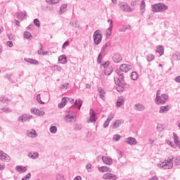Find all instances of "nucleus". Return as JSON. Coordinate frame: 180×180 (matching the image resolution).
Instances as JSON below:
<instances>
[{
    "instance_id": "nucleus-35",
    "label": "nucleus",
    "mask_w": 180,
    "mask_h": 180,
    "mask_svg": "<svg viewBox=\"0 0 180 180\" xmlns=\"http://www.w3.org/2000/svg\"><path fill=\"white\" fill-rule=\"evenodd\" d=\"M71 113H72V112L69 111L68 113L65 115V119L66 120H68V119H70V122H72V121L71 120V119H74V115H72Z\"/></svg>"
},
{
    "instance_id": "nucleus-45",
    "label": "nucleus",
    "mask_w": 180,
    "mask_h": 180,
    "mask_svg": "<svg viewBox=\"0 0 180 180\" xmlns=\"http://www.w3.org/2000/svg\"><path fill=\"white\" fill-rule=\"evenodd\" d=\"M120 139H122V136L119 134H115L113 136L114 141H119V140H120Z\"/></svg>"
},
{
    "instance_id": "nucleus-16",
    "label": "nucleus",
    "mask_w": 180,
    "mask_h": 180,
    "mask_svg": "<svg viewBox=\"0 0 180 180\" xmlns=\"http://www.w3.org/2000/svg\"><path fill=\"white\" fill-rule=\"evenodd\" d=\"M27 137H32L34 139V137H37V133H36L35 130H28L27 131Z\"/></svg>"
},
{
    "instance_id": "nucleus-6",
    "label": "nucleus",
    "mask_w": 180,
    "mask_h": 180,
    "mask_svg": "<svg viewBox=\"0 0 180 180\" xmlns=\"http://www.w3.org/2000/svg\"><path fill=\"white\" fill-rule=\"evenodd\" d=\"M32 117V116L29 114H23L18 117V120L21 123H25V122H27V120H29V119H31Z\"/></svg>"
},
{
    "instance_id": "nucleus-2",
    "label": "nucleus",
    "mask_w": 180,
    "mask_h": 180,
    "mask_svg": "<svg viewBox=\"0 0 180 180\" xmlns=\"http://www.w3.org/2000/svg\"><path fill=\"white\" fill-rule=\"evenodd\" d=\"M172 161H174V155H170L167 158V160H165V162H163L162 164L159 165V167L163 168V169H171V168L174 167Z\"/></svg>"
},
{
    "instance_id": "nucleus-43",
    "label": "nucleus",
    "mask_w": 180,
    "mask_h": 180,
    "mask_svg": "<svg viewBox=\"0 0 180 180\" xmlns=\"http://www.w3.org/2000/svg\"><path fill=\"white\" fill-rule=\"evenodd\" d=\"M24 37H25V39H30V37H32V34L27 31H25L24 32Z\"/></svg>"
},
{
    "instance_id": "nucleus-4",
    "label": "nucleus",
    "mask_w": 180,
    "mask_h": 180,
    "mask_svg": "<svg viewBox=\"0 0 180 180\" xmlns=\"http://www.w3.org/2000/svg\"><path fill=\"white\" fill-rule=\"evenodd\" d=\"M102 37L103 36L102 34L101 33V30H96L93 35L94 44H101V42L102 41Z\"/></svg>"
},
{
    "instance_id": "nucleus-19",
    "label": "nucleus",
    "mask_w": 180,
    "mask_h": 180,
    "mask_svg": "<svg viewBox=\"0 0 180 180\" xmlns=\"http://www.w3.org/2000/svg\"><path fill=\"white\" fill-rule=\"evenodd\" d=\"M58 61L60 64H65L67 63V56L62 55L58 57Z\"/></svg>"
},
{
    "instance_id": "nucleus-61",
    "label": "nucleus",
    "mask_w": 180,
    "mask_h": 180,
    "mask_svg": "<svg viewBox=\"0 0 180 180\" xmlns=\"http://www.w3.org/2000/svg\"><path fill=\"white\" fill-rule=\"evenodd\" d=\"M127 28L126 26H123L120 30V32H126Z\"/></svg>"
},
{
    "instance_id": "nucleus-8",
    "label": "nucleus",
    "mask_w": 180,
    "mask_h": 180,
    "mask_svg": "<svg viewBox=\"0 0 180 180\" xmlns=\"http://www.w3.org/2000/svg\"><path fill=\"white\" fill-rule=\"evenodd\" d=\"M125 143L129 144V146H136V144H137V141L133 137H128L126 139Z\"/></svg>"
},
{
    "instance_id": "nucleus-64",
    "label": "nucleus",
    "mask_w": 180,
    "mask_h": 180,
    "mask_svg": "<svg viewBox=\"0 0 180 180\" xmlns=\"http://www.w3.org/2000/svg\"><path fill=\"white\" fill-rule=\"evenodd\" d=\"M82 178L80 176H77L74 180H82Z\"/></svg>"
},
{
    "instance_id": "nucleus-14",
    "label": "nucleus",
    "mask_w": 180,
    "mask_h": 180,
    "mask_svg": "<svg viewBox=\"0 0 180 180\" xmlns=\"http://www.w3.org/2000/svg\"><path fill=\"white\" fill-rule=\"evenodd\" d=\"M24 60L26 61V63H30V64H34V65H39V60L36 59L25 58Z\"/></svg>"
},
{
    "instance_id": "nucleus-34",
    "label": "nucleus",
    "mask_w": 180,
    "mask_h": 180,
    "mask_svg": "<svg viewBox=\"0 0 180 180\" xmlns=\"http://www.w3.org/2000/svg\"><path fill=\"white\" fill-rule=\"evenodd\" d=\"M155 58V56L153 54H149L146 56V60L148 63H151V61H153Z\"/></svg>"
},
{
    "instance_id": "nucleus-63",
    "label": "nucleus",
    "mask_w": 180,
    "mask_h": 180,
    "mask_svg": "<svg viewBox=\"0 0 180 180\" xmlns=\"http://www.w3.org/2000/svg\"><path fill=\"white\" fill-rule=\"evenodd\" d=\"M175 81H176V82H179L180 83V76L176 77V79H175Z\"/></svg>"
},
{
    "instance_id": "nucleus-59",
    "label": "nucleus",
    "mask_w": 180,
    "mask_h": 180,
    "mask_svg": "<svg viewBox=\"0 0 180 180\" xmlns=\"http://www.w3.org/2000/svg\"><path fill=\"white\" fill-rule=\"evenodd\" d=\"M168 144L169 146H171V147H172L173 148H175V144H174V143L171 141H168Z\"/></svg>"
},
{
    "instance_id": "nucleus-12",
    "label": "nucleus",
    "mask_w": 180,
    "mask_h": 180,
    "mask_svg": "<svg viewBox=\"0 0 180 180\" xmlns=\"http://www.w3.org/2000/svg\"><path fill=\"white\" fill-rule=\"evenodd\" d=\"M103 179L116 180V175L111 173H107L103 174Z\"/></svg>"
},
{
    "instance_id": "nucleus-62",
    "label": "nucleus",
    "mask_w": 180,
    "mask_h": 180,
    "mask_svg": "<svg viewBox=\"0 0 180 180\" xmlns=\"http://www.w3.org/2000/svg\"><path fill=\"white\" fill-rule=\"evenodd\" d=\"M175 56L176 57V60H180V53H175Z\"/></svg>"
},
{
    "instance_id": "nucleus-56",
    "label": "nucleus",
    "mask_w": 180,
    "mask_h": 180,
    "mask_svg": "<svg viewBox=\"0 0 180 180\" xmlns=\"http://www.w3.org/2000/svg\"><path fill=\"white\" fill-rule=\"evenodd\" d=\"M174 162H175V164H176V165H180V158H176Z\"/></svg>"
},
{
    "instance_id": "nucleus-30",
    "label": "nucleus",
    "mask_w": 180,
    "mask_h": 180,
    "mask_svg": "<svg viewBox=\"0 0 180 180\" xmlns=\"http://www.w3.org/2000/svg\"><path fill=\"white\" fill-rule=\"evenodd\" d=\"M25 16H26V12L20 11L18 14V19L20 20H23Z\"/></svg>"
},
{
    "instance_id": "nucleus-39",
    "label": "nucleus",
    "mask_w": 180,
    "mask_h": 180,
    "mask_svg": "<svg viewBox=\"0 0 180 180\" xmlns=\"http://www.w3.org/2000/svg\"><path fill=\"white\" fill-rule=\"evenodd\" d=\"M39 112H40L39 108L31 109V113H34V115H36L37 116H39Z\"/></svg>"
},
{
    "instance_id": "nucleus-31",
    "label": "nucleus",
    "mask_w": 180,
    "mask_h": 180,
    "mask_svg": "<svg viewBox=\"0 0 180 180\" xmlns=\"http://www.w3.org/2000/svg\"><path fill=\"white\" fill-rule=\"evenodd\" d=\"M66 9H67V4L61 5L60 7V11H59L60 15H63V13L65 12Z\"/></svg>"
},
{
    "instance_id": "nucleus-32",
    "label": "nucleus",
    "mask_w": 180,
    "mask_h": 180,
    "mask_svg": "<svg viewBox=\"0 0 180 180\" xmlns=\"http://www.w3.org/2000/svg\"><path fill=\"white\" fill-rule=\"evenodd\" d=\"M130 77L132 81H136L139 78V75L136 72H132Z\"/></svg>"
},
{
    "instance_id": "nucleus-55",
    "label": "nucleus",
    "mask_w": 180,
    "mask_h": 180,
    "mask_svg": "<svg viewBox=\"0 0 180 180\" xmlns=\"http://www.w3.org/2000/svg\"><path fill=\"white\" fill-rule=\"evenodd\" d=\"M109 64H110V61H106L105 63H103L101 65L102 67H103L104 68H106L107 65H109Z\"/></svg>"
},
{
    "instance_id": "nucleus-28",
    "label": "nucleus",
    "mask_w": 180,
    "mask_h": 180,
    "mask_svg": "<svg viewBox=\"0 0 180 180\" xmlns=\"http://www.w3.org/2000/svg\"><path fill=\"white\" fill-rule=\"evenodd\" d=\"M98 171H100V172H108V171L110 172L112 169H109V167L106 166H103V167H98Z\"/></svg>"
},
{
    "instance_id": "nucleus-37",
    "label": "nucleus",
    "mask_w": 180,
    "mask_h": 180,
    "mask_svg": "<svg viewBox=\"0 0 180 180\" xmlns=\"http://www.w3.org/2000/svg\"><path fill=\"white\" fill-rule=\"evenodd\" d=\"M1 110H2V112H4L6 113H8V112H11L12 110H11L9 108H8V106H4V107H1Z\"/></svg>"
},
{
    "instance_id": "nucleus-5",
    "label": "nucleus",
    "mask_w": 180,
    "mask_h": 180,
    "mask_svg": "<svg viewBox=\"0 0 180 180\" xmlns=\"http://www.w3.org/2000/svg\"><path fill=\"white\" fill-rule=\"evenodd\" d=\"M160 97L162 101V103H158L157 98H155V102L156 105H164V103H165V102H167V101H168V99H169L168 94H162L160 96Z\"/></svg>"
},
{
    "instance_id": "nucleus-24",
    "label": "nucleus",
    "mask_w": 180,
    "mask_h": 180,
    "mask_svg": "<svg viewBox=\"0 0 180 180\" xmlns=\"http://www.w3.org/2000/svg\"><path fill=\"white\" fill-rule=\"evenodd\" d=\"M112 72H113V68H112V66H109V67L106 68L104 71L105 75H110V74H112Z\"/></svg>"
},
{
    "instance_id": "nucleus-44",
    "label": "nucleus",
    "mask_w": 180,
    "mask_h": 180,
    "mask_svg": "<svg viewBox=\"0 0 180 180\" xmlns=\"http://www.w3.org/2000/svg\"><path fill=\"white\" fill-rule=\"evenodd\" d=\"M102 58H103V56H102V52H101V53H99L98 58H97V63L98 64H101V61H102Z\"/></svg>"
},
{
    "instance_id": "nucleus-50",
    "label": "nucleus",
    "mask_w": 180,
    "mask_h": 180,
    "mask_svg": "<svg viewBox=\"0 0 180 180\" xmlns=\"http://www.w3.org/2000/svg\"><path fill=\"white\" fill-rule=\"evenodd\" d=\"M37 100L38 101V102H39V103H41V105H44V102L41 101V97H40V94H38V95L37 96Z\"/></svg>"
},
{
    "instance_id": "nucleus-47",
    "label": "nucleus",
    "mask_w": 180,
    "mask_h": 180,
    "mask_svg": "<svg viewBox=\"0 0 180 180\" xmlns=\"http://www.w3.org/2000/svg\"><path fill=\"white\" fill-rule=\"evenodd\" d=\"M12 77H13V73H11L10 75H8V73H6L4 76V78H6V79H8V81H11Z\"/></svg>"
},
{
    "instance_id": "nucleus-25",
    "label": "nucleus",
    "mask_w": 180,
    "mask_h": 180,
    "mask_svg": "<svg viewBox=\"0 0 180 180\" xmlns=\"http://www.w3.org/2000/svg\"><path fill=\"white\" fill-rule=\"evenodd\" d=\"M161 95V90H158L157 92H156V101H157V103H162V101L161 100V97L160 96Z\"/></svg>"
},
{
    "instance_id": "nucleus-29",
    "label": "nucleus",
    "mask_w": 180,
    "mask_h": 180,
    "mask_svg": "<svg viewBox=\"0 0 180 180\" xmlns=\"http://www.w3.org/2000/svg\"><path fill=\"white\" fill-rule=\"evenodd\" d=\"M121 9L124 12H130V6L127 4H121Z\"/></svg>"
},
{
    "instance_id": "nucleus-17",
    "label": "nucleus",
    "mask_w": 180,
    "mask_h": 180,
    "mask_svg": "<svg viewBox=\"0 0 180 180\" xmlns=\"http://www.w3.org/2000/svg\"><path fill=\"white\" fill-rule=\"evenodd\" d=\"M89 122H91V123L93 122H96V116L95 115V112L92 110H90V118L89 120Z\"/></svg>"
},
{
    "instance_id": "nucleus-21",
    "label": "nucleus",
    "mask_w": 180,
    "mask_h": 180,
    "mask_svg": "<svg viewBox=\"0 0 180 180\" xmlns=\"http://www.w3.org/2000/svg\"><path fill=\"white\" fill-rule=\"evenodd\" d=\"M173 136H174L175 146H177V147L180 148V141H179V138L178 137L176 134H175V132L173 133Z\"/></svg>"
},
{
    "instance_id": "nucleus-42",
    "label": "nucleus",
    "mask_w": 180,
    "mask_h": 180,
    "mask_svg": "<svg viewBox=\"0 0 180 180\" xmlns=\"http://www.w3.org/2000/svg\"><path fill=\"white\" fill-rule=\"evenodd\" d=\"M34 25H35V26H37V27H40V20H39V19L35 18L33 21Z\"/></svg>"
},
{
    "instance_id": "nucleus-58",
    "label": "nucleus",
    "mask_w": 180,
    "mask_h": 180,
    "mask_svg": "<svg viewBox=\"0 0 180 180\" xmlns=\"http://www.w3.org/2000/svg\"><path fill=\"white\" fill-rule=\"evenodd\" d=\"M70 26H72V27H77V22H72V21H70Z\"/></svg>"
},
{
    "instance_id": "nucleus-46",
    "label": "nucleus",
    "mask_w": 180,
    "mask_h": 180,
    "mask_svg": "<svg viewBox=\"0 0 180 180\" xmlns=\"http://www.w3.org/2000/svg\"><path fill=\"white\" fill-rule=\"evenodd\" d=\"M68 101H70V98H67V97H63L62 98V101L61 103L63 104V105H67V102H68Z\"/></svg>"
},
{
    "instance_id": "nucleus-3",
    "label": "nucleus",
    "mask_w": 180,
    "mask_h": 180,
    "mask_svg": "<svg viewBox=\"0 0 180 180\" xmlns=\"http://www.w3.org/2000/svg\"><path fill=\"white\" fill-rule=\"evenodd\" d=\"M168 7L164 3H159L152 5V11L153 12H165L167 11Z\"/></svg>"
},
{
    "instance_id": "nucleus-15",
    "label": "nucleus",
    "mask_w": 180,
    "mask_h": 180,
    "mask_svg": "<svg viewBox=\"0 0 180 180\" xmlns=\"http://www.w3.org/2000/svg\"><path fill=\"white\" fill-rule=\"evenodd\" d=\"M28 157L32 160H37V158L39 157V153L33 151L29 152Z\"/></svg>"
},
{
    "instance_id": "nucleus-51",
    "label": "nucleus",
    "mask_w": 180,
    "mask_h": 180,
    "mask_svg": "<svg viewBox=\"0 0 180 180\" xmlns=\"http://www.w3.org/2000/svg\"><path fill=\"white\" fill-rule=\"evenodd\" d=\"M68 88H70V84L65 83L63 84L62 89H68Z\"/></svg>"
},
{
    "instance_id": "nucleus-53",
    "label": "nucleus",
    "mask_w": 180,
    "mask_h": 180,
    "mask_svg": "<svg viewBox=\"0 0 180 180\" xmlns=\"http://www.w3.org/2000/svg\"><path fill=\"white\" fill-rule=\"evenodd\" d=\"M117 158H122V157H123V155L122 154V151L120 150H117Z\"/></svg>"
},
{
    "instance_id": "nucleus-20",
    "label": "nucleus",
    "mask_w": 180,
    "mask_h": 180,
    "mask_svg": "<svg viewBox=\"0 0 180 180\" xmlns=\"http://www.w3.org/2000/svg\"><path fill=\"white\" fill-rule=\"evenodd\" d=\"M169 110V105H165V106H161L160 108L159 112L160 113H165Z\"/></svg>"
},
{
    "instance_id": "nucleus-1",
    "label": "nucleus",
    "mask_w": 180,
    "mask_h": 180,
    "mask_svg": "<svg viewBox=\"0 0 180 180\" xmlns=\"http://www.w3.org/2000/svg\"><path fill=\"white\" fill-rule=\"evenodd\" d=\"M130 70H131V65L124 63L121 65L120 70L116 71L118 75V77L115 79V82L120 89V90L117 89L118 92H123V91H124V88H127V84L124 82V75L123 72H129Z\"/></svg>"
},
{
    "instance_id": "nucleus-18",
    "label": "nucleus",
    "mask_w": 180,
    "mask_h": 180,
    "mask_svg": "<svg viewBox=\"0 0 180 180\" xmlns=\"http://www.w3.org/2000/svg\"><path fill=\"white\" fill-rule=\"evenodd\" d=\"M124 104V98L123 96H120L117 101V108H120L122 105Z\"/></svg>"
},
{
    "instance_id": "nucleus-36",
    "label": "nucleus",
    "mask_w": 180,
    "mask_h": 180,
    "mask_svg": "<svg viewBox=\"0 0 180 180\" xmlns=\"http://www.w3.org/2000/svg\"><path fill=\"white\" fill-rule=\"evenodd\" d=\"M56 180H65V178H64V174H56Z\"/></svg>"
},
{
    "instance_id": "nucleus-27",
    "label": "nucleus",
    "mask_w": 180,
    "mask_h": 180,
    "mask_svg": "<svg viewBox=\"0 0 180 180\" xmlns=\"http://www.w3.org/2000/svg\"><path fill=\"white\" fill-rule=\"evenodd\" d=\"M123 123V121L122 120H117L112 126V129H117L120 124Z\"/></svg>"
},
{
    "instance_id": "nucleus-49",
    "label": "nucleus",
    "mask_w": 180,
    "mask_h": 180,
    "mask_svg": "<svg viewBox=\"0 0 180 180\" xmlns=\"http://www.w3.org/2000/svg\"><path fill=\"white\" fill-rule=\"evenodd\" d=\"M110 122V121L109 120H106L105 121L104 124H103V127L104 129H108V127H109V123Z\"/></svg>"
},
{
    "instance_id": "nucleus-52",
    "label": "nucleus",
    "mask_w": 180,
    "mask_h": 180,
    "mask_svg": "<svg viewBox=\"0 0 180 180\" xmlns=\"http://www.w3.org/2000/svg\"><path fill=\"white\" fill-rule=\"evenodd\" d=\"M113 117H115V115H113V113H110L107 119V120H108V122H110Z\"/></svg>"
},
{
    "instance_id": "nucleus-23",
    "label": "nucleus",
    "mask_w": 180,
    "mask_h": 180,
    "mask_svg": "<svg viewBox=\"0 0 180 180\" xmlns=\"http://www.w3.org/2000/svg\"><path fill=\"white\" fill-rule=\"evenodd\" d=\"M156 53H159L160 56L164 55V46L160 45L156 48Z\"/></svg>"
},
{
    "instance_id": "nucleus-54",
    "label": "nucleus",
    "mask_w": 180,
    "mask_h": 180,
    "mask_svg": "<svg viewBox=\"0 0 180 180\" xmlns=\"http://www.w3.org/2000/svg\"><path fill=\"white\" fill-rule=\"evenodd\" d=\"M65 46H70V41H65L64 44H63L62 49H65Z\"/></svg>"
},
{
    "instance_id": "nucleus-41",
    "label": "nucleus",
    "mask_w": 180,
    "mask_h": 180,
    "mask_svg": "<svg viewBox=\"0 0 180 180\" xmlns=\"http://www.w3.org/2000/svg\"><path fill=\"white\" fill-rule=\"evenodd\" d=\"M141 12H144V11H146V1H141Z\"/></svg>"
},
{
    "instance_id": "nucleus-13",
    "label": "nucleus",
    "mask_w": 180,
    "mask_h": 180,
    "mask_svg": "<svg viewBox=\"0 0 180 180\" xmlns=\"http://www.w3.org/2000/svg\"><path fill=\"white\" fill-rule=\"evenodd\" d=\"M122 60L123 58L119 53H115L112 56V60L114 63H120Z\"/></svg>"
},
{
    "instance_id": "nucleus-22",
    "label": "nucleus",
    "mask_w": 180,
    "mask_h": 180,
    "mask_svg": "<svg viewBox=\"0 0 180 180\" xmlns=\"http://www.w3.org/2000/svg\"><path fill=\"white\" fill-rule=\"evenodd\" d=\"M15 169H17L18 172H26L27 171V168L25 166H16Z\"/></svg>"
},
{
    "instance_id": "nucleus-10",
    "label": "nucleus",
    "mask_w": 180,
    "mask_h": 180,
    "mask_svg": "<svg viewBox=\"0 0 180 180\" xmlns=\"http://www.w3.org/2000/svg\"><path fill=\"white\" fill-rule=\"evenodd\" d=\"M102 160L103 163L106 164L107 165H112V164L113 163V160H112V158L108 156H103Z\"/></svg>"
},
{
    "instance_id": "nucleus-7",
    "label": "nucleus",
    "mask_w": 180,
    "mask_h": 180,
    "mask_svg": "<svg viewBox=\"0 0 180 180\" xmlns=\"http://www.w3.org/2000/svg\"><path fill=\"white\" fill-rule=\"evenodd\" d=\"M0 160L9 162L11 161V156L5 153L4 151H0Z\"/></svg>"
},
{
    "instance_id": "nucleus-38",
    "label": "nucleus",
    "mask_w": 180,
    "mask_h": 180,
    "mask_svg": "<svg viewBox=\"0 0 180 180\" xmlns=\"http://www.w3.org/2000/svg\"><path fill=\"white\" fill-rule=\"evenodd\" d=\"M50 131L52 133V134H56L57 133V127L56 126H52L50 128Z\"/></svg>"
},
{
    "instance_id": "nucleus-57",
    "label": "nucleus",
    "mask_w": 180,
    "mask_h": 180,
    "mask_svg": "<svg viewBox=\"0 0 180 180\" xmlns=\"http://www.w3.org/2000/svg\"><path fill=\"white\" fill-rule=\"evenodd\" d=\"M7 46H8V47H13V42H12V41H7Z\"/></svg>"
},
{
    "instance_id": "nucleus-60",
    "label": "nucleus",
    "mask_w": 180,
    "mask_h": 180,
    "mask_svg": "<svg viewBox=\"0 0 180 180\" xmlns=\"http://www.w3.org/2000/svg\"><path fill=\"white\" fill-rule=\"evenodd\" d=\"M45 112L43 110H39L38 116H44Z\"/></svg>"
},
{
    "instance_id": "nucleus-26",
    "label": "nucleus",
    "mask_w": 180,
    "mask_h": 180,
    "mask_svg": "<svg viewBox=\"0 0 180 180\" xmlns=\"http://www.w3.org/2000/svg\"><path fill=\"white\" fill-rule=\"evenodd\" d=\"M98 92H99L101 99H105V90L102 87L98 88Z\"/></svg>"
},
{
    "instance_id": "nucleus-40",
    "label": "nucleus",
    "mask_w": 180,
    "mask_h": 180,
    "mask_svg": "<svg viewBox=\"0 0 180 180\" xmlns=\"http://www.w3.org/2000/svg\"><path fill=\"white\" fill-rule=\"evenodd\" d=\"M48 4H51L52 5H56V4H58L60 0H46Z\"/></svg>"
},
{
    "instance_id": "nucleus-9",
    "label": "nucleus",
    "mask_w": 180,
    "mask_h": 180,
    "mask_svg": "<svg viewBox=\"0 0 180 180\" xmlns=\"http://www.w3.org/2000/svg\"><path fill=\"white\" fill-rule=\"evenodd\" d=\"M134 109L137 110V112H144V110H146V106L141 103H136L134 105Z\"/></svg>"
},
{
    "instance_id": "nucleus-48",
    "label": "nucleus",
    "mask_w": 180,
    "mask_h": 180,
    "mask_svg": "<svg viewBox=\"0 0 180 180\" xmlns=\"http://www.w3.org/2000/svg\"><path fill=\"white\" fill-rule=\"evenodd\" d=\"M112 29H113V27H109L108 30H106L105 33L107 34V36H111L112 35Z\"/></svg>"
},
{
    "instance_id": "nucleus-33",
    "label": "nucleus",
    "mask_w": 180,
    "mask_h": 180,
    "mask_svg": "<svg viewBox=\"0 0 180 180\" xmlns=\"http://www.w3.org/2000/svg\"><path fill=\"white\" fill-rule=\"evenodd\" d=\"M109 46H110V44H109V42L104 44L101 48V53H105L106 51V49L109 48Z\"/></svg>"
},
{
    "instance_id": "nucleus-11",
    "label": "nucleus",
    "mask_w": 180,
    "mask_h": 180,
    "mask_svg": "<svg viewBox=\"0 0 180 180\" xmlns=\"http://www.w3.org/2000/svg\"><path fill=\"white\" fill-rule=\"evenodd\" d=\"M71 105H75L78 108L79 110L81 109V107L82 106V101L81 100H76V101H74V99L70 100Z\"/></svg>"
}]
</instances>
